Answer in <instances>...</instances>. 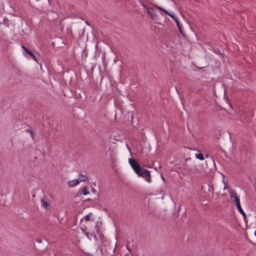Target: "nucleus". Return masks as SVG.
Wrapping results in <instances>:
<instances>
[{"label": "nucleus", "instance_id": "obj_1", "mask_svg": "<svg viewBox=\"0 0 256 256\" xmlns=\"http://www.w3.org/2000/svg\"><path fill=\"white\" fill-rule=\"evenodd\" d=\"M129 163L134 172L138 176L143 178L147 182H152V176L150 172L141 168L140 164L132 158L128 159Z\"/></svg>", "mask_w": 256, "mask_h": 256}, {"label": "nucleus", "instance_id": "obj_2", "mask_svg": "<svg viewBox=\"0 0 256 256\" xmlns=\"http://www.w3.org/2000/svg\"><path fill=\"white\" fill-rule=\"evenodd\" d=\"M234 202L238 212L242 215L244 220H246V215L241 207L240 199L236 198V200H234Z\"/></svg>", "mask_w": 256, "mask_h": 256}, {"label": "nucleus", "instance_id": "obj_3", "mask_svg": "<svg viewBox=\"0 0 256 256\" xmlns=\"http://www.w3.org/2000/svg\"><path fill=\"white\" fill-rule=\"evenodd\" d=\"M168 16H170L174 20V21L176 23V24L177 25L178 30L182 34V26L180 24V22H179L178 20V18L175 16L173 14H171V13L168 14Z\"/></svg>", "mask_w": 256, "mask_h": 256}, {"label": "nucleus", "instance_id": "obj_4", "mask_svg": "<svg viewBox=\"0 0 256 256\" xmlns=\"http://www.w3.org/2000/svg\"><path fill=\"white\" fill-rule=\"evenodd\" d=\"M147 13L150 14V18L153 20H155L157 15L154 11V10L152 8H149L147 9Z\"/></svg>", "mask_w": 256, "mask_h": 256}, {"label": "nucleus", "instance_id": "obj_5", "mask_svg": "<svg viewBox=\"0 0 256 256\" xmlns=\"http://www.w3.org/2000/svg\"><path fill=\"white\" fill-rule=\"evenodd\" d=\"M41 204L42 206L45 208L46 210H48L50 208V206L49 203L44 199H42L41 200Z\"/></svg>", "mask_w": 256, "mask_h": 256}, {"label": "nucleus", "instance_id": "obj_6", "mask_svg": "<svg viewBox=\"0 0 256 256\" xmlns=\"http://www.w3.org/2000/svg\"><path fill=\"white\" fill-rule=\"evenodd\" d=\"M195 156L196 158H198L200 160H204V155L201 153L196 154Z\"/></svg>", "mask_w": 256, "mask_h": 256}, {"label": "nucleus", "instance_id": "obj_7", "mask_svg": "<svg viewBox=\"0 0 256 256\" xmlns=\"http://www.w3.org/2000/svg\"><path fill=\"white\" fill-rule=\"evenodd\" d=\"M230 192V198H234V200H236V198H239L237 196L235 190H232Z\"/></svg>", "mask_w": 256, "mask_h": 256}, {"label": "nucleus", "instance_id": "obj_8", "mask_svg": "<svg viewBox=\"0 0 256 256\" xmlns=\"http://www.w3.org/2000/svg\"><path fill=\"white\" fill-rule=\"evenodd\" d=\"M154 6L156 7V8L163 12L164 13L167 14L168 15V14L170 13V12H168L166 10L163 8H162L158 6L154 5Z\"/></svg>", "mask_w": 256, "mask_h": 256}, {"label": "nucleus", "instance_id": "obj_9", "mask_svg": "<svg viewBox=\"0 0 256 256\" xmlns=\"http://www.w3.org/2000/svg\"><path fill=\"white\" fill-rule=\"evenodd\" d=\"M80 194H82L83 195H86L89 194V192L86 186H85L83 188Z\"/></svg>", "mask_w": 256, "mask_h": 256}, {"label": "nucleus", "instance_id": "obj_10", "mask_svg": "<svg viewBox=\"0 0 256 256\" xmlns=\"http://www.w3.org/2000/svg\"><path fill=\"white\" fill-rule=\"evenodd\" d=\"M33 53L32 52L29 50H26L25 52V54H24L26 55L27 54L28 55V57L29 58H30L32 56H33Z\"/></svg>", "mask_w": 256, "mask_h": 256}, {"label": "nucleus", "instance_id": "obj_11", "mask_svg": "<svg viewBox=\"0 0 256 256\" xmlns=\"http://www.w3.org/2000/svg\"><path fill=\"white\" fill-rule=\"evenodd\" d=\"M80 176V181L84 182V181L86 180L87 177L86 175H83L81 174Z\"/></svg>", "mask_w": 256, "mask_h": 256}, {"label": "nucleus", "instance_id": "obj_12", "mask_svg": "<svg viewBox=\"0 0 256 256\" xmlns=\"http://www.w3.org/2000/svg\"><path fill=\"white\" fill-rule=\"evenodd\" d=\"M26 132H28V133H29V134H30L31 137L32 138L33 140H34V132H32L31 130H30V129H26Z\"/></svg>", "mask_w": 256, "mask_h": 256}, {"label": "nucleus", "instance_id": "obj_13", "mask_svg": "<svg viewBox=\"0 0 256 256\" xmlns=\"http://www.w3.org/2000/svg\"><path fill=\"white\" fill-rule=\"evenodd\" d=\"M92 215V214H89L87 215H86L84 217V219L86 221H89L90 220V216Z\"/></svg>", "mask_w": 256, "mask_h": 256}, {"label": "nucleus", "instance_id": "obj_14", "mask_svg": "<svg viewBox=\"0 0 256 256\" xmlns=\"http://www.w3.org/2000/svg\"><path fill=\"white\" fill-rule=\"evenodd\" d=\"M74 182H75V180H72L69 181L68 182L69 186L70 187L74 186L72 185V184H73L74 183H75Z\"/></svg>", "mask_w": 256, "mask_h": 256}, {"label": "nucleus", "instance_id": "obj_15", "mask_svg": "<svg viewBox=\"0 0 256 256\" xmlns=\"http://www.w3.org/2000/svg\"><path fill=\"white\" fill-rule=\"evenodd\" d=\"M80 182V180H75V182H75V183H74L73 184H72V185H73V186H76V185H77L78 184H79Z\"/></svg>", "mask_w": 256, "mask_h": 256}, {"label": "nucleus", "instance_id": "obj_16", "mask_svg": "<svg viewBox=\"0 0 256 256\" xmlns=\"http://www.w3.org/2000/svg\"><path fill=\"white\" fill-rule=\"evenodd\" d=\"M30 58H32L35 61L38 62L37 61V58H36V56H35V55L34 54H33V56H32Z\"/></svg>", "mask_w": 256, "mask_h": 256}, {"label": "nucleus", "instance_id": "obj_17", "mask_svg": "<svg viewBox=\"0 0 256 256\" xmlns=\"http://www.w3.org/2000/svg\"><path fill=\"white\" fill-rule=\"evenodd\" d=\"M142 6L144 8H146V9H148V7H147L145 4H144V2H143V3H142Z\"/></svg>", "mask_w": 256, "mask_h": 256}, {"label": "nucleus", "instance_id": "obj_18", "mask_svg": "<svg viewBox=\"0 0 256 256\" xmlns=\"http://www.w3.org/2000/svg\"><path fill=\"white\" fill-rule=\"evenodd\" d=\"M22 47L23 48V50H24V52H26V50H28V48L23 45L22 46Z\"/></svg>", "mask_w": 256, "mask_h": 256}, {"label": "nucleus", "instance_id": "obj_19", "mask_svg": "<svg viewBox=\"0 0 256 256\" xmlns=\"http://www.w3.org/2000/svg\"><path fill=\"white\" fill-rule=\"evenodd\" d=\"M192 158H188L186 160V162H188L191 160Z\"/></svg>", "mask_w": 256, "mask_h": 256}, {"label": "nucleus", "instance_id": "obj_20", "mask_svg": "<svg viewBox=\"0 0 256 256\" xmlns=\"http://www.w3.org/2000/svg\"><path fill=\"white\" fill-rule=\"evenodd\" d=\"M209 156H210V158L212 159V157L210 156L209 154H207L206 155V158H208Z\"/></svg>", "mask_w": 256, "mask_h": 256}, {"label": "nucleus", "instance_id": "obj_21", "mask_svg": "<svg viewBox=\"0 0 256 256\" xmlns=\"http://www.w3.org/2000/svg\"><path fill=\"white\" fill-rule=\"evenodd\" d=\"M161 176H162V180H163L164 182H165V178H164V177L162 174L161 175Z\"/></svg>", "mask_w": 256, "mask_h": 256}, {"label": "nucleus", "instance_id": "obj_22", "mask_svg": "<svg viewBox=\"0 0 256 256\" xmlns=\"http://www.w3.org/2000/svg\"><path fill=\"white\" fill-rule=\"evenodd\" d=\"M223 182H224V184H226V183L224 182V180H223ZM226 184H225V186H224V190H225V189H226Z\"/></svg>", "mask_w": 256, "mask_h": 256}, {"label": "nucleus", "instance_id": "obj_23", "mask_svg": "<svg viewBox=\"0 0 256 256\" xmlns=\"http://www.w3.org/2000/svg\"><path fill=\"white\" fill-rule=\"evenodd\" d=\"M86 24H88V26H90V23H89V22H88V21H86Z\"/></svg>", "mask_w": 256, "mask_h": 256}, {"label": "nucleus", "instance_id": "obj_24", "mask_svg": "<svg viewBox=\"0 0 256 256\" xmlns=\"http://www.w3.org/2000/svg\"><path fill=\"white\" fill-rule=\"evenodd\" d=\"M127 248H128V250L130 252V248H129V246H127Z\"/></svg>", "mask_w": 256, "mask_h": 256}, {"label": "nucleus", "instance_id": "obj_25", "mask_svg": "<svg viewBox=\"0 0 256 256\" xmlns=\"http://www.w3.org/2000/svg\"><path fill=\"white\" fill-rule=\"evenodd\" d=\"M138 2L140 4L142 5V3H143L141 0H138Z\"/></svg>", "mask_w": 256, "mask_h": 256}, {"label": "nucleus", "instance_id": "obj_26", "mask_svg": "<svg viewBox=\"0 0 256 256\" xmlns=\"http://www.w3.org/2000/svg\"><path fill=\"white\" fill-rule=\"evenodd\" d=\"M138 2L140 4L142 5V3H143L141 0H138Z\"/></svg>", "mask_w": 256, "mask_h": 256}, {"label": "nucleus", "instance_id": "obj_27", "mask_svg": "<svg viewBox=\"0 0 256 256\" xmlns=\"http://www.w3.org/2000/svg\"><path fill=\"white\" fill-rule=\"evenodd\" d=\"M138 2L140 4L142 5V3H143L141 0H138Z\"/></svg>", "mask_w": 256, "mask_h": 256}, {"label": "nucleus", "instance_id": "obj_28", "mask_svg": "<svg viewBox=\"0 0 256 256\" xmlns=\"http://www.w3.org/2000/svg\"><path fill=\"white\" fill-rule=\"evenodd\" d=\"M95 191H96L95 189H94V188H93L92 189V192H95Z\"/></svg>", "mask_w": 256, "mask_h": 256}, {"label": "nucleus", "instance_id": "obj_29", "mask_svg": "<svg viewBox=\"0 0 256 256\" xmlns=\"http://www.w3.org/2000/svg\"><path fill=\"white\" fill-rule=\"evenodd\" d=\"M132 119H133V116H132Z\"/></svg>", "mask_w": 256, "mask_h": 256}, {"label": "nucleus", "instance_id": "obj_30", "mask_svg": "<svg viewBox=\"0 0 256 256\" xmlns=\"http://www.w3.org/2000/svg\"><path fill=\"white\" fill-rule=\"evenodd\" d=\"M37 242H41V240H37Z\"/></svg>", "mask_w": 256, "mask_h": 256}]
</instances>
